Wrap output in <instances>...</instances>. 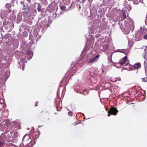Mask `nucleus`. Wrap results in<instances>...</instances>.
Wrapping results in <instances>:
<instances>
[{
    "label": "nucleus",
    "mask_w": 147,
    "mask_h": 147,
    "mask_svg": "<svg viewBox=\"0 0 147 147\" xmlns=\"http://www.w3.org/2000/svg\"><path fill=\"white\" fill-rule=\"evenodd\" d=\"M118 111L116 108L112 106L110 109L108 111V116H109L110 115H117Z\"/></svg>",
    "instance_id": "nucleus-1"
},
{
    "label": "nucleus",
    "mask_w": 147,
    "mask_h": 147,
    "mask_svg": "<svg viewBox=\"0 0 147 147\" xmlns=\"http://www.w3.org/2000/svg\"><path fill=\"white\" fill-rule=\"evenodd\" d=\"M9 125L11 126H12L18 129H20L21 128L20 123V122H17L16 121H11L9 123Z\"/></svg>",
    "instance_id": "nucleus-2"
},
{
    "label": "nucleus",
    "mask_w": 147,
    "mask_h": 147,
    "mask_svg": "<svg viewBox=\"0 0 147 147\" xmlns=\"http://www.w3.org/2000/svg\"><path fill=\"white\" fill-rule=\"evenodd\" d=\"M6 138V136L4 134H2L0 137V145L1 146L3 144Z\"/></svg>",
    "instance_id": "nucleus-3"
},
{
    "label": "nucleus",
    "mask_w": 147,
    "mask_h": 147,
    "mask_svg": "<svg viewBox=\"0 0 147 147\" xmlns=\"http://www.w3.org/2000/svg\"><path fill=\"white\" fill-rule=\"evenodd\" d=\"M8 11H6L5 10H3L1 13V17L2 19H4L7 16Z\"/></svg>",
    "instance_id": "nucleus-4"
},
{
    "label": "nucleus",
    "mask_w": 147,
    "mask_h": 147,
    "mask_svg": "<svg viewBox=\"0 0 147 147\" xmlns=\"http://www.w3.org/2000/svg\"><path fill=\"white\" fill-rule=\"evenodd\" d=\"M18 132L16 130H13L11 132V134L13 138H15L18 136Z\"/></svg>",
    "instance_id": "nucleus-5"
},
{
    "label": "nucleus",
    "mask_w": 147,
    "mask_h": 147,
    "mask_svg": "<svg viewBox=\"0 0 147 147\" xmlns=\"http://www.w3.org/2000/svg\"><path fill=\"white\" fill-rule=\"evenodd\" d=\"M144 58L145 59V60L144 62V67L145 69V71L146 74H147V57H146L145 55L144 56Z\"/></svg>",
    "instance_id": "nucleus-6"
},
{
    "label": "nucleus",
    "mask_w": 147,
    "mask_h": 147,
    "mask_svg": "<svg viewBox=\"0 0 147 147\" xmlns=\"http://www.w3.org/2000/svg\"><path fill=\"white\" fill-rule=\"evenodd\" d=\"M23 6L24 9L26 11H25L26 13L27 14L28 13V11L29 10L30 7L29 6L25 3V4H24Z\"/></svg>",
    "instance_id": "nucleus-7"
},
{
    "label": "nucleus",
    "mask_w": 147,
    "mask_h": 147,
    "mask_svg": "<svg viewBox=\"0 0 147 147\" xmlns=\"http://www.w3.org/2000/svg\"><path fill=\"white\" fill-rule=\"evenodd\" d=\"M127 60V58L126 56H125L123 58H122L119 61L120 65H123L126 62Z\"/></svg>",
    "instance_id": "nucleus-8"
},
{
    "label": "nucleus",
    "mask_w": 147,
    "mask_h": 147,
    "mask_svg": "<svg viewBox=\"0 0 147 147\" xmlns=\"http://www.w3.org/2000/svg\"><path fill=\"white\" fill-rule=\"evenodd\" d=\"M99 55H97L95 57L90 58L89 63H94L95 61H96L97 60V59L99 57Z\"/></svg>",
    "instance_id": "nucleus-9"
},
{
    "label": "nucleus",
    "mask_w": 147,
    "mask_h": 147,
    "mask_svg": "<svg viewBox=\"0 0 147 147\" xmlns=\"http://www.w3.org/2000/svg\"><path fill=\"white\" fill-rule=\"evenodd\" d=\"M141 66V64L139 63H137L134 65V67L136 69L140 68Z\"/></svg>",
    "instance_id": "nucleus-10"
},
{
    "label": "nucleus",
    "mask_w": 147,
    "mask_h": 147,
    "mask_svg": "<svg viewBox=\"0 0 147 147\" xmlns=\"http://www.w3.org/2000/svg\"><path fill=\"white\" fill-rule=\"evenodd\" d=\"M37 10L38 11H42V9H41V6L40 4H38V5Z\"/></svg>",
    "instance_id": "nucleus-11"
},
{
    "label": "nucleus",
    "mask_w": 147,
    "mask_h": 147,
    "mask_svg": "<svg viewBox=\"0 0 147 147\" xmlns=\"http://www.w3.org/2000/svg\"><path fill=\"white\" fill-rule=\"evenodd\" d=\"M128 24L130 26L131 28L132 27H134V22L132 21L129 22V23H128Z\"/></svg>",
    "instance_id": "nucleus-12"
},
{
    "label": "nucleus",
    "mask_w": 147,
    "mask_h": 147,
    "mask_svg": "<svg viewBox=\"0 0 147 147\" xmlns=\"http://www.w3.org/2000/svg\"><path fill=\"white\" fill-rule=\"evenodd\" d=\"M11 7V4L9 3H7L5 5V7L7 8H9Z\"/></svg>",
    "instance_id": "nucleus-13"
},
{
    "label": "nucleus",
    "mask_w": 147,
    "mask_h": 147,
    "mask_svg": "<svg viewBox=\"0 0 147 147\" xmlns=\"http://www.w3.org/2000/svg\"><path fill=\"white\" fill-rule=\"evenodd\" d=\"M18 20L20 22L22 20V18L21 16L18 15Z\"/></svg>",
    "instance_id": "nucleus-14"
},
{
    "label": "nucleus",
    "mask_w": 147,
    "mask_h": 147,
    "mask_svg": "<svg viewBox=\"0 0 147 147\" xmlns=\"http://www.w3.org/2000/svg\"><path fill=\"white\" fill-rule=\"evenodd\" d=\"M27 20H28L27 21V22L30 25L31 24H32V22L30 20V18H28Z\"/></svg>",
    "instance_id": "nucleus-15"
},
{
    "label": "nucleus",
    "mask_w": 147,
    "mask_h": 147,
    "mask_svg": "<svg viewBox=\"0 0 147 147\" xmlns=\"http://www.w3.org/2000/svg\"><path fill=\"white\" fill-rule=\"evenodd\" d=\"M61 9L63 10H65L66 7L65 6H60Z\"/></svg>",
    "instance_id": "nucleus-16"
},
{
    "label": "nucleus",
    "mask_w": 147,
    "mask_h": 147,
    "mask_svg": "<svg viewBox=\"0 0 147 147\" xmlns=\"http://www.w3.org/2000/svg\"><path fill=\"white\" fill-rule=\"evenodd\" d=\"M134 3L136 4H137L138 3V0H133Z\"/></svg>",
    "instance_id": "nucleus-17"
},
{
    "label": "nucleus",
    "mask_w": 147,
    "mask_h": 147,
    "mask_svg": "<svg viewBox=\"0 0 147 147\" xmlns=\"http://www.w3.org/2000/svg\"><path fill=\"white\" fill-rule=\"evenodd\" d=\"M8 147H16V145L12 144H9V146Z\"/></svg>",
    "instance_id": "nucleus-18"
},
{
    "label": "nucleus",
    "mask_w": 147,
    "mask_h": 147,
    "mask_svg": "<svg viewBox=\"0 0 147 147\" xmlns=\"http://www.w3.org/2000/svg\"><path fill=\"white\" fill-rule=\"evenodd\" d=\"M25 1H26L25 0H24L23 1H21L20 2V3L21 4H23V5L24 4H25Z\"/></svg>",
    "instance_id": "nucleus-19"
},
{
    "label": "nucleus",
    "mask_w": 147,
    "mask_h": 147,
    "mask_svg": "<svg viewBox=\"0 0 147 147\" xmlns=\"http://www.w3.org/2000/svg\"><path fill=\"white\" fill-rule=\"evenodd\" d=\"M140 30V32L142 33H144V30L145 31V29H143V28H141Z\"/></svg>",
    "instance_id": "nucleus-20"
},
{
    "label": "nucleus",
    "mask_w": 147,
    "mask_h": 147,
    "mask_svg": "<svg viewBox=\"0 0 147 147\" xmlns=\"http://www.w3.org/2000/svg\"><path fill=\"white\" fill-rule=\"evenodd\" d=\"M23 35L25 37H26L27 36V32H24L23 33Z\"/></svg>",
    "instance_id": "nucleus-21"
},
{
    "label": "nucleus",
    "mask_w": 147,
    "mask_h": 147,
    "mask_svg": "<svg viewBox=\"0 0 147 147\" xmlns=\"http://www.w3.org/2000/svg\"><path fill=\"white\" fill-rule=\"evenodd\" d=\"M123 19H125L126 18V15L125 12L123 13Z\"/></svg>",
    "instance_id": "nucleus-22"
},
{
    "label": "nucleus",
    "mask_w": 147,
    "mask_h": 147,
    "mask_svg": "<svg viewBox=\"0 0 147 147\" xmlns=\"http://www.w3.org/2000/svg\"><path fill=\"white\" fill-rule=\"evenodd\" d=\"M121 65L120 64V63L119 62V63H116L115 64V66L116 67H117L119 65Z\"/></svg>",
    "instance_id": "nucleus-23"
},
{
    "label": "nucleus",
    "mask_w": 147,
    "mask_h": 147,
    "mask_svg": "<svg viewBox=\"0 0 147 147\" xmlns=\"http://www.w3.org/2000/svg\"><path fill=\"white\" fill-rule=\"evenodd\" d=\"M22 70H24V67H25L23 63V64H22Z\"/></svg>",
    "instance_id": "nucleus-24"
},
{
    "label": "nucleus",
    "mask_w": 147,
    "mask_h": 147,
    "mask_svg": "<svg viewBox=\"0 0 147 147\" xmlns=\"http://www.w3.org/2000/svg\"><path fill=\"white\" fill-rule=\"evenodd\" d=\"M68 114L69 116H71L72 115V113L71 112H68Z\"/></svg>",
    "instance_id": "nucleus-25"
},
{
    "label": "nucleus",
    "mask_w": 147,
    "mask_h": 147,
    "mask_svg": "<svg viewBox=\"0 0 147 147\" xmlns=\"http://www.w3.org/2000/svg\"><path fill=\"white\" fill-rule=\"evenodd\" d=\"M15 0H11V1L10 2L11 3H13L15 2Z\"/></svg>",
    "instance_id": "nucleus-26"
},
{
    "label": "nucleus",
    "mask_w": 147,
    "mask_h": 147,
    "mask_svg": "<svg viewBox=\"0 0 147 147\" xmlns=\"http://www.w3.org/2000/svg\"><path fill=\"white\" fill-rule=\"evenodd\" d=\"M144 38L145 39H147V34L144 36Z\"/></svg>",
    "instance_id": "nucleus-27"
},
{
    "label": "nucleus",
    "mask_w": 147,
    "mask_h": 147,
    "mask_svg": "<svg viewBox=\"0 0 147 147\" xmlns=\"http://www.w3.org/2000/svg\"><path fill=\"white\" fill-rule=\"evenodd\" d=\"M142 81L144 82H147V80H146L144 78H142Z\"/></svg>",
    "instance_id": "nucleus-28"
},
{
    "label": "nucleus",
    "mask_w": 147,
    "mask_h": 147,
    "mask_svg": "<svg viewBox=\"0 0 147 147\" xmlns=\"http://www.w3.org/2000/svg\"><path fill=\"white\" fill-rule=\"evenodd\" d=\"M146 50H147V49H146V48L145 47V49H144V51H145V52H146ZM145 54H146V53H145Z\"/></svg>",
    "instance_id": "nucleus-29"
},
{
    "label": "nucleus",
    "mask_w": 147,
    "mask_h": 147,
    "mask_svg": "<svg viewBox=\"0 0 147 147\" xmlns=\"http://www.w3.org/2000/svg\"><path fill=\"white\" fill-rule=\"evenodd\" d=\"M37 102H36V103H35V106H37Z\"/></svg>",
    "instance_id": "nucleus-30"
},
{
    "label": "nucleus",
    "mask_w": 147,
    "mask_h": 147,
    "mask_svg": "<svg viewBox=\"0 0 147 147\" xmlns=\"http://www.w3.org/2000/svg\"><path fill=\"white\" fill-rule=\"evenodd\" d=\"M26 140V139H25V137H24V138L23 139V140L24 141Z\"/></svg>",
    "instance_id": "nucleus-31"
},
{
    "label": "nucleus",
    "mask_w": 147,
    "mask_h": 147,
    "mask_svg": "<svg viewBox=\"0 0 147 147\" xmlns=\"http://www.w3.org/2000/svg\"><path fill=\"white\" fill-rule=\"evenodd\" d=\"M80 123L79 122H78L77 123H76V124H78V123Z\"/></svg>",
    "instance_id": "nucleus-32"
},
{
    "label": "nucleus",
    "mask_w": 147,
    "mask_h": 147,
    "mask_svg": "<svg viewBox=\"0 0 147 147\" xmlns=\"http://www.w3.org/2000/svg\"><path fill=\"white\" fill-rule=\"evenodd\" d=\"M30 140H31L30 139H28V140H29L30 142Z\"/></svg>",
    "instance_id": "nucleus-33"
},
{
    "label": "nucleus",
    "mask_w": 147,
    "mask_h": 147,
    "mask_svg": "<svg viewBox=\"0 0 147 147\" xmlns=\"http://www.w3.org/2000/svg\"><path fill=\"white\" fill-rule=\"evenodd\" d=\"M31 1V0H26V1Z\"/></svg>",
    "instance_id": "nucleus-34"
},
{
    "label": "nucleus",
    "mask_w": 147,
    "mask_h": 147,
    "mask_svg": "<svg viewBox=\"0 0 147 147\" xmlns=\"http://www.w3.org/2000/svg\"><path fill=\"white\" fill-rule=\"evenodd\" d=\"M41 127V126H38V127Z\"/></svg>",
    "instance_id": "nucleus-35"
},
{
    "label": "nucleus",
    "mask_w": 147,
    "mask_h": 147,
    "mask_svg": "<svg viewBox=\"0 0 147 147\" xmlns=\"http://www.w3.org/2000/svg\"><path fill=\"white\" fill-rule=\"evenodd\" d=\"M85 119V117H84V118H83V119Z\"/></svg>",
    "instance_id": "nucleus-36"
},
{
    "label": "nucleus",
    "mask_w": 147,
    "mask_h": 147,
    "mask_svg": "<svg viewBox=\"0 0 147 147\" xmlns=\"http://www.w3.org/2000/svg\"><path fill=\"white\" fill-rule=\"evenodd\" d=\"M57 111H59V110H58V109H57Z\"/></svg>",
    "instance_id": "nucleus-37"
},
{
    "label": "nucleus",
    "mask_w": 147,
    "mask_h": 147,
    "mask_svg": "<svg viewBox=\"0 0 147 147\" xmlns=\"http://www.w3.org/2000/svg\"><path fill=\"white\" fill-rule=\"evenodd\" d=\"M111 56H112V54H111Z\"/></svg>",
    "instance_id": "nucleus-38"
}]
</instances>
